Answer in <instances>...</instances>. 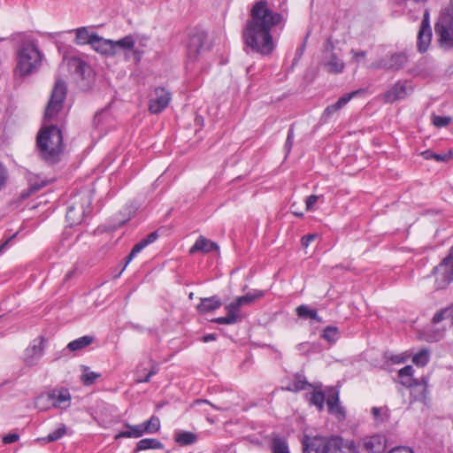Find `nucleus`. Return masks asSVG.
<instances>
[{
	"instance_id": "obj_5",
	"label": "nucleus",
	"mask_w": 453,
	"mask_h": 453,
	"mask_svg": "<svg viewBox=\"0 0 453 453\" xmlns=\"http://www.w3.org/2000/svg\"><path fill=\"white\" fill-rule=\"evenodd\" d=\"M209 50L210 43L204 31L194 30L190 32L187 41V65L195 63Z\"/></svg>"
},
{
	"instance_id": "obj_50",
	"label": "nucleus",
	"mask_w": 453,
	"mask_h": 453,
	"mask_svg": "<svg viewBox=\"0 0 453 453\" xmlns=\"http://www.w3.org/2000/svg\"><path fill=\"white\" fill-rule=\"evenodd\" d=\"M409 357H410V355H408L406 353H401V354L391 356L389 359L395 364H403L407 361Z\"/></svg>"
},
{
	"instance_id": "obj_58",
	"label": "nucleus",
	"mask_w": 453,
	"mask_h": 453,
	"mask_svg": "<svg viewBox=\"0 0 453 453\" xmlns=\"http://www.w3.org/2000/svg\"><path fill=\"white\" fill-rule=\"evenodd\" d=\"M216 334H206L203 337V342H211V341H215L216 340Z\"/></svg>"
},
{
	"instance_id": "obj_38",
	"label": "nucleus",
	"mask_w": 453,
	"mask_h": 453,
	"mask_svg": "<svg viewBox=\"0 0 453 453\" xmlns=\"http://www.w3.org/2000/svg\"><path fill=\"white\" fill-rule=\"evenodd\" d=\"M372 414L373 418L380 423L386 422L389 418V411L386 407H373Z\"/></svg>"
},
{
	"instance_id": "obj_22",
	"label": "nucleus",
	"mask_w": 453,
	"mask_h": 453,
	"mask_svg": "<svg viewBox=\"0 0 453 453\" xmlns=\"http://www.w3.org/2000/svg\"><path fill=\"white\" fill-rule=\"evenodd\" d=\"M217 250H219V247L215 242L206 239L203 236H200L196 241L195 244L191 247L189 253L194 254L199 251L203 253H208Z\"/></svg>"
},
{
	"instance_id": "obj_53",
	"label": "nucleus",
	"mask_w": 453,
	"mask_h": 453,
	"mask_svg": "<svg viewBox=\"0 0 453 453\" xmlns=\"http://www.w3.org/2000/svg\"><path fill=\"white\" fill-rule=\"evenodd\" d=\"M318 237L317 234H310L302 238V244L303 247L307 248L311 242H313Z\"/></svg>"
},
{
	"instance_id": "obj_41",
	"label": "nucleus",
	"mask_w": 453,
	"mask_h": 453,
	"mask_svg": "<svg viewBox=\"0 0 453 453\" xmlns=\"http://www.w3.org/2000/svg\"><path fill=\"white\" fill-rule=\"evenodd\" d=\"M66 61L69 67L73 68L77 73L83 74L86 66V64L83 60L78 58H71Z\"/></svg>"
},
{
	"instance_id": "obj_16",
	"label": "nucleus",
	"mask_w": 453,
	"mask_h": 453,
	"mask_svg": "<svg viewBox=\"0 0 453 453\" xmlns=\"http://www.w3.org/2000/svg\"><path fill=\"white\" fill-rule=\"evenodd\" d=\"M359 93L358 90L352 91L341 96L338 101L331 105H328L322 113V119L327 120L334 113L342 109L356 95Z\"/></svg>"
},
{
	"instance_id": "obj_20",
	"label": "nucleus",
	"mask_w": 453,
	"mask_h": 453,
	"mask_svg": "<svg viewBox=\"0 0 453 453\" xmlns=\"http://www.w3.org/2000/svg\"><path fill=\"white\" fill-rule=\"evenodd\" d=\"M157 238V232L150 233L146 238L142 240L140 242L135 244L132 249L129 255L127 257V261L123 270L127 267V265L134 259V257L140 253L147 245L154 242Z\"/></svg>"
},
{
	"instance_id": "obj_13",
	"label": "nucleus",
	"mask_w": 453,
	"mask_h": 453,
	"mask_svg": "<svg viewBox=\"0 0 453 453\" xmlns=\"http://www.w3.org/2000/svg\"><path fill=\"white\" fill-rule=\"evenodd\" d=\"M411 91L412 87L410 83L407 81H398L384 94V98L388 103H394L405 98Z\"/></svg>"
},
{
	"instance_id": "obj_3",
	"label": "nucleus",
	"mask_w": 453,
	"mask_h": 453,
	"mask_svg": "<svg viewBox=\"0 0 453 453\" xmlns=\"http://www.w3.org/2000/svg\"><path fill=\"white\" fill-rule=\"evenodd\" d=\"M42 57V53L34 42H23L17 52L15 74L24 77L35 73L41 65Z\"/></svg>"
},
{
	"instance_id": "obj_28",
	"label": "nucleus",
	"mask_w": 453,
	"mask_h": 453,
	"mask_svg": "<svg viewBox=\"0 0 453 453\" xmlns=\"http://www.w3.org/2000/svg\"><path fill=\"white\" fill-rule=\"evenodd\" d=\"M94 341V337L90 335H84L78 339L70 342L67 345V349L70 351H77L82 349L90 345Z\"/></svg>"
},
{
	"instance_id": "obj_25",
	"label": "nucleus",
	"mask_w": 453,
	"mask_h": 453,
	"mask_svg": "<svg viewBox=\"0 0 453 453\" xmlns=\"http://www.w3.org/2000/svg\"><path fill=\"white\" fill-rule=\"evenodd\" d=\"M76 34L75 43L78 45L89 44L91 45V42L94 40V36H96V33H90L86 27H79L74 30Z\"/></svg>"
},
{
	"instance_id": "obj_52",
	"label": "nucleus",
	"mask_w": 453,
	"mask_h": 453,
	"mask_svg": "<svg viewBox=\"0 0 453 453\" xmlns=\"http://www.w3.org/2000/svg\"><path fill=\"white\" fill-rule=\"evenodd\" d=\"M388 453H414V451L410 447L399 446L393 448Z\"/></svg>"
},
{
	"instance_id": "obj_19",
	"label": "nucleus",
	"mask_w": 453,
	"mask_h": 453,
	"mask_svg": "<svg viewBox=\"0 0 453 453\" xmlns=\"http://www.w3.org/2000/svg\"><path fill=\"white\" fill-rule=\"evenodd\" d=\"M84 215L85 209L83 203H75L68 206L65 217L67 222L72 226L80 224L83 220Z\"/></svg>"
},
{
	"instance_id": "obj_46",
	"label": "nucleus",
	"mask_w": 453,
	"mask_h": 453,
	"mask_svg": "<svg viewBox=\"0 0 453 453\" xmlns=\"http://www.w3.org/2000/svg\"><path fill=\"white\" fill-rule=\"evenodd\" d=\"M350 54L352 55V59L357 63L359 64L363 61H365L366 58V51L365 50H356L352 49L350 50Z\"/></svg>"
},
{
	"instance_id": "obj_10",
	"label": "nucleus",
	"mask_w": 453,
	"mask_h": 453,
	"mask_svg": "<svg viewBox=\"0 0 453 453\" xmlns=\"http://www.w3.org/2000/svg\"><path fill=\"white\" fill-rule=\"evenodd\" d=\"M171 101V94L165 88L158 87L155 88L149 103V111L153 114H157L164 111Z\"/></svg>"
},
{
	"instance_id": "obj_61",
	"label": "nucleus",
	"mask_w": 453,
	"mask_h": 453,
	"mask_svg": "<svg viewBox=\"0 0 453 453\" xmlns=\"http://www.w3.org/2000/svg\"><path fill=\"white\" fill-rule=\"evenodd\" d=\"M140 372H141V367L139 366V367H138V369H137V371H136V378H137V377H140L141 379H146V376L142 377V376L140 375Z\"/></svg>"
},
{
	"instance_id": "obj_18",
	"label": "nucleus",
	"mask_w": 453,
	"mask_h": 453,
	"mask_svg": "<svg viewBox=\"0 0 453 453\" xmlns=\"http://www.w3.org/2000/svg\"><path fill=\"white\" fill-rule=\"evenodd\" d=\"M50 395L53 407L65 410L70 406L71 395L67 389L52 390Z\"/></svg>"
},
{
	"instance_id": "obj_6",
	"label": "nucleus",
	"mask_w": 453,
	"mask_h": 453,
	"mask_svg": "<svg viewBox=\"0 0 453 453\" xmlns=\"http://www.w3.org/2000/svg\"><path fill=\"white\" fill-rule=\"evenodd\" d=\"M435 33L443 48L453 46V7H448L440 16L435 25Z\"/></svg>"
},
{
	"instance_id": "obj_21",
	"label": "nucleus",
	"mask_w": 453,
	"mask_h": 453,
	"mask_svg": "<svg viewBox=\"0 0 453 453\" xmlns=\"http://www.w3.org/2000/svg\"><path fill=\"white\" fill-rule=\"evenodd\" d=\"M222 305L221 300L216 296L201 298V303L196 306L199 313H207L214 311Z\"/></svg>"
},
{
	"instance_id": "obj_1",
	"label": "nucleus",
	"mask_w": 453,
	"mask_h": 453,
	"mask_svg": "<svg viewBox=\"0 0 453 453\" xmlns=\"http://www.w3.org/2000/svg\"><path fill=\"white\" fill-rule=\"evenodd\" d=\"M287 3L288 0H257L252 4L242 38L253 51L263 56L273 53L276 47L273 32L285 27Z\"/></svg>"
},
{
	"instance_id": "obj_37",
	"label": "nucleus",
	"mask_w": 453,
	"mask_h": 453,
	"mask_svg": "<svg viewBox=\"0 0 453 453\" xmlns=\"http://www.w3.org/2000/svg\"><path fill=\"white\" fill-rule=\"evenodd\" d=\"M143 430L147 434H155L160 429V420L157 416H152L148 421L142 424Z\"/></svg>"
},
{
	"instance_id": "obj_51",
	"label": "nucleus",
	"mask_w": 453,
	"mask_h": 453,
	"mask_svg": "<svg viewBox=\"0 0 453 453\" xmlns=\"http://www.w3.org/2000/svg\"><path fill=\"white\" fill-rule=\"evenodd\" d=\"M318 200H319V196L316 195H311V196H308L305 200L306 210L311 211Z\"/></svg>"
},
{
	"instance_id": "obj_36",
	"label": "nucleus",
	"mask_w": 453,
	"mask_h": 453,
	"mask_svg": "<svg viewBox=\"0 0 453 453\" xmlns=\"http://www.w3.org/2000/svg\"><path fill=\"white\" fill-rule=\"evenodd\" d=\"M430 359V353L428 349H423L412 357V362L417 366H425Z\"/></svg>"
},
{
	"instance_id": "obj_31",
	"label": "nucleus",
	"mask_w": 453,
	"mask_h": 453,
	"mask_svg": "<svg viewBox=\"0 0 453 453\" xmlns=\"http://www.w3.org/2000/svg\"><path fill=\"white\" fill-rule=\"evenodd\" d=\"M328 411L332 414L343 416V410L339 403V396L337 393L329 395L326 400Z\"/></svg>"
},
{
	"instance_id": "obj_39",
	"label": "nucleus",
	"mask_w": 453,
	"mask_h": 453,
	"mask_svg": "<svg viewBox=\"0 0 453 453\" xmlns=\"http://www.w3.org/2000/svg\"><path fill=\"white\" fill-rule=\"evenodd\" d=\"M422 155H423L424 158H426V159L433 158L438 162H447L452 158L451 151H449L448 153H445V154H435L430 150H426V151L422 152Z\"/></svg>"
},
{
	"instance_id": "obj_40",
	"label": "nucleus",
	"mask_w": 453,
	"mask_h": 453,
	"mask_svg": "<svg viewBox=\"0 0 453 453\" xmlns=\"http://www.w3.org/2000/svg\"><path fill=\"white\" fill-rule=\"evenodd\" d=\"M309 402L311 404L316 406L319 411H321L324 407L325 395L320 391H314L311 394Z\"/></svg>"
},
{
	"instance_id": "obj_32",
	"label": "nucleus",
	"mask_w": 453,
	"mask_h": 453,
	"mask_svg": "<svg viewBox=\"0 0 453 453\" xmlns=\"http://www.w3.org/2000/svg\"><path fill=\"white\" fill-rule=\"evenodd\" d=\"M35 407L40 411H45L53 407L50 393L43 394L35 398Z\"/></svg>"
},
{
	"instance_id": "obj_63",
	"label": "nucleus",
	"mask_w": 453,
	"mask_h": 453,
	"mask_svg": "<svg viewBox=\"0 0 453 453\" xmlns=\"http://www.w3.org/2000/svg\"><path fill=\"white\" fill-rule=\"evenodd\" d=\"M42 186V185H41V186H36V187H35V186H34V187H32V188H33L34 190H38Z\"/></svg>"
},
{
	"instance_id": "obj_55",
	"label": "nucleus",
	"mask_w": 453,
	"mask_h": 453,
	"mask_svg": "<svg viewBox=\"0 0 453 453\" xmlns=\"http://www.w3.org/2000/svg\"><path fill=\"white\" fill-rule=\"evenodd\" d=\"M293 140H294V131H293V128H290L288 130V137H287V141H286V147H288V150H290V148L293 144Z\"/></svg>"
},
{
	"instance_id": "obj_47",
	"label": "nucleus",
	"mask_w": 453,
	"mask_h": 453,
	"mask_svg": "<svg viewBox=\"0 0 453 453\" xmlns=\"http://www.w3.org/2000/svg\"><path fill=\"white\" fill-rule=\"evenodd\" d=\"M126 426L130 429V432L132 433V434L134 438L141 437L145 433L143 430L142 424L136 425V426H131V425L127 424Z\"/></svg>"
},
{
	"instance_id": "obj_24",
	"label": "nucleus",
	"mask_w": 453,
	"mask_h": 453,
	"mask_svg": "<svg viewBox=\"0 0 453 453\" xmlns=\"http://www.w3.org/2000/svg\"><path fill=\"white\" fill-rule=\"evenodd\" d=\"M413 367L411 365H406L398 371V377L400 383L404 387L411 388L417 385L415 379L413 378Z\"/></svg>"
},
{
	"instance_id": "obj_49",
	"label": "nucleus",
	"mask_w": 453,
	"mask_h": 453,
	"mask_svg": "<svg viewBox=\"0 0 453 453\" xmlns=\"http://www.w3.org/2000/svg\"><path fill=\"white\" fill-rule=\"evenodd\" d=\"M158 372L157 365H152L150 371L146 374V379H141L140 377L135 378L137 383H145L150 380L151 376Z\"/></svg>"
},
{
	"instance_id": "obj_35",
	"label": "nucleus",
	"mask_w": 453,
	"mask_h": 453,
	"mask_svg": "<svg viewBox=\"0 0 453 453\" xmlns=\"http://www.w3.org/2000/svg\"><path fill=\"white\" fill-rule=\"evenodd\" d=\"M100 376V373L90 371L89 368L87 366H82V374L81 376V380L84 385H92Z\"/></svg>"
},
{
	"instance_id": "obj_33",
	"label": "nucleus",
	"mask_w": 453,
	"mask_h": 453,
	"mask_svg": "<svg viewBox=\"0 0 453 453\" xmlns=\"http://www.w3.org/2000/svg\"><path fill=\"white\" fill-rule=\"evenodd\" d=\"M296 313L301 318L312 319L319 322L321 321V318L319 317L317 311L311 309L309 306L304 304L300 305L296 308Z\"/></svg>"
},
{
	"instance_id": "obj_15",
	"label": "nucleus",
	"mask_w": 453,
	"mask_h": 453,
	"mask_svg": "<svg viewBox=\"0 0 453 453\" xmlns=\"http://www.w3.org/2000/svg\"><path fill=\"white\" fill-rule=\"evenodd\" d=\"M134 45L135 40L131 35H126L119 40L113 41V56L118 54L119 50L124 51L133 50L135 61L139 62L142 58V51L134 50Z\"/></svg>"
},
{
	"instance_id": "obj_42",
	"label": "nucleus",
	"mask_w": 453,
	"mask_h": 453,
	"mask_svg": "<svg viewBox=\"0 0 453 453\" xmlns=\"http://www.w3.org/2000/svg\"><path fill=\"white\" fill-rule=\"evenodd\" d=\"M339 331L335 326H327L325 328L322 337L326 340L328 342L333 343L335 342L338 339Z\"/></svg>"
},
{
	"instance_id": "obj_4",
	"label": "nucleus",
	"mask_w": 453,
	"mask_h": 453,
	"mask_svg": "<svg viewBox=\"0 0 453 453\" xmlns=\"http://www.w3.org/2000/svg\"><path fill=\"white\" fill-rule=\"evenodd\" d=\"M315 453H357V443L353 440H344L341 437L330 439L316 438L311 446L304 447V452Z\"/></svg>"
},
{
	"instance_id": "obj_27",
	"label": "nucleus",
	"mask_w": 453,
	"mask_h": 453,
	"mask_svg": "<svg viewBox=\"0 0 453 453\" xmlns=\"http://www.w3.org/2000/svg\"><path fill=\"white\" fill-rule=\"evenodd\" d=\"M242 307L244 306L237 296L232 302L225 305V310L227 313H230L232 316L235 317L237 322H240L243 318L242 313Z\"/></svg>"
},
{
	"instance_id": "obj_56",
	"label": "nucleus",
	"mask_w": 453,
	"mask_h": 453,
	"mask_svg": "<svg viewBox=\"0 0 453 453\" xmlns=\"http://www.w3.org/2000/svg\"><path fill=\"white\" fill-rule=\"evenodd\" d=\"M123 437H126V438H131V437H134L132 433L129 431H122L120 433H119L118 434L115 435V439L118 440L119 438H123Z\"/></svg>"
},
{
	"instance_id": "obj_23",
	"label": "nucleus",
	"mask_w": 453,
	"mask_h": 453,
	"mask_svg": "<svg viewBox=\"0 0 453 453\" xmlns=\"http://www.w3.org/2000/svg\"><path fill=\"white\" fill-rule=\"evenodd\" d=\"M174 440L180 446H188L196 442L198 436L192 432L177 430L174 433Z\"/></svg>"
},
{
	"instance_id": "obj_2",
	"label": "nucleus",
	"mask_w": 453,
	"mask_h": 453,
	"mask_svg": "<svg viewBox=\"0 0 453 453\" xmlns=\"http://www.w3.org/2000/svg\"><path fill=\"white\" fill-rule=\"evenodd\" d=\"M66 95V85L62 80H57L50 99L44 113V127L37 135V149L40 156L48 162L58 160L63 151L61 131L52 124L63 108Z\"/></svg>"
},
{
	"instance_id": "obj_11",
	"label": "nucleus",
	"mask_w": 453,
	"mask_h": 453,
	"mask_svg": "<svg viewBox=\"0 0 453 453\" xmlns=\"http://www.w3.org/2000/svg\"><path fill=\"white\" fill-rule=\"evenodd\" d=\"M359 446L367 453H383L387 448V440L381 434L368 435L360 440Z\"/></svg>"
},
{
	"instance_id": "obj_44",
	"label": "nucleus",
	"mask_w": 453,
	"mask_h": 453,
	"mask_svg": "<svg viewBox=\"0 0 453 453\" xmlns=\"http://www.w3.org/2000/svg\"><path fill=\"white\" fill-rule=\"evenodd\" d=\"M211 321L220 325H232L237 323L235 317L227 312L226 317H219L213 319Z\"/></svg>"
},
{
	"instance_id": "obj_57",
	"label": "nucleus",
	"mask_w": 453,
	"mask_h": 453,
	"mask_svg": "<svg viewBox=\"0 0 453 453\" xmlns=\"http://www.w3.org/2000/svg\"><path fill=\"white\" fill-rule=\"evenodd\" d=\"M6 180V174L4 168L0 165V188L4 186Z\"/></svg>"
},
{
	"instance_id": "obj_9",
	"label": "nucleus",
	"mask_w": 453,
	"mask_h": 453,
	"mask_svg": "<svg viewBox=\"0 0 453 453\" xmlns=\"http://www.w3.org/2000/svg\"><path fill=\"white\" fill-rule=\"evenodd\" d=\"M408 62V58L404 53H395L386 56L372 64L369 68L372 70L385 69L397 71L402 69Z\"/></svg>"
},
{
	"instance_id": "obj_12",
	"label": "nucleus",
	"mask_w": 453,
	"mask_h": 453,
	"mask_svg": "<svg viewBox=\"0 0 453 453\" xmlns=\"http://www.w3.org/2000/svg\"><path fill=\"white\" fill-rule=\"evenodd\" d=\"M44 346L43 339H35L32 343L25 349L23 359L24 362L30 366L37 364V362L43 356Z\"/></svg>"
},
{
	"instance_id": "obj_59",
	"label": "nucleus",
	"mask_w": 453,
	"mask_h": 453,
	"mask_svg": "<svg viewBox=\"0 0 453 453\" xmlns=\"http://www.w3.org/2000/svg\"><path fill=\"white\" fill-rule=\"evenodd\" d=\"M449 310L451 312H450V315H449V317H448L449 319H449V321H450V322H451V324L453 325V306L449 307Z\"/></svg>"
},
{
	"instance_id": "obj_45",
	"label": "nucleus",
	"mask_w": 453,
	"mask_h": 453,
	"mask_svg": "<svg viewBox=\"0 0 453 453\" xmlns=\"http://www.w3.org/2000/svg\"><path fill=\"white\" fill-rule=\"evenodd\" d=\"M450 311L449 310V307L441 310L440 311L436 312L433 318L434 323H439L444 319H448L449 315H450Z\"/></svg>"
},
{
	"instance_id": "obj_29",
	"label": "nucleus",
	"mask_w": 453,
	"mask_h": 453,
	"mask_svg": "<svg viewBox=\"0 0 453 453\" xmlns=\"http://www.w3.org/2000/svg\"><path fill=\"white\" fill-rule=\"evenodd\" d=\"M265 291L253 289L242 296H238L243 306L252 305L255 302L261 299L265 296Z\"/></svg>"
},
{
	"instance_id": "obj_17",
	"label": "nucleus",
	"mask_w": 453,
	"mask_h": 453,
	"mask_svg": "<svg viewBox=\"0 0 453 453\" xmlns=\"http://www.w3.org/2000/svg\"><path fill=\"white\" fill-rule=\"evenodd\" d=\"M90 46L99 54L104 55L106 57H113L112 40L104 39L96 34V36H94V40L91 42Z\"/></svg>"
},
{
	"instance_id": "obj_30",
	"label": "nucleus",
	"mask_w": 453,
	"mask_h": 453,
	"mask_svg": "<svg viewBox=\"0 0 453 453\" xmlns=\"http://www.w3.org/2000/svg\"><path fill=\"white\" fill-rule=\"evenodd\" d=\"M67 434V428L65 425H61L58 428H57L54 432L48 434L46 437L37 438L35 440L36 442L43 441V442H52L61 439Z\"/></svg>"
},
{
	"instance_id": "obj_60",
	"label": "nucleus",
	"mask_w": 453,
	"mask_h": 453,
	"mask_svg": "<svg viewBox=\"0 0 453 453\" xmlns=\"http://www.w3.org/2000/svg\"><path fill=\"white\" fill-rule=\"evenodd\" d=\"M9 241L10 239L5 241L2 245H0V252H2V250L7 246Z\"/></svg>"
},
{
	"instance_id": "obj_62",
	"label": "nucleus",
	"mask_w": 453,
	"mask_h": 453,
	"mask_svg": "<svg viewBox=\"0 0 453 453\" xmlns=\"http://www.w3.org/2000/svg\"><path fill=\"white\" fill-rule=\"evenodd\" d=\"M293 213L297 216V217H303V212H299V211H294Z\"/></svg>"
},
{
	"instance_id": "obj_54",
	"label": "nucleus",
	"mask_w": 453,
	"mask_h": 453,
	"mask_svg": "<svg viewBox=\"0 0 453 453\" xmlns=\"http://www.w3.org/2000/svg\"><path fill=\"white\" fill-rule=\"evenodd\" d=\"M19 438V436L17 434H9L3 438V442L5 444H10L17 441Z\"/></svg>"
},
{
	"instance_id": "obj_14",
	"label": "nucleus",
	"mask_w": 453,
	"mask_h": 453,
	"mask_svg": "<svg viewBox=\"0 0 453 453\" xmlns=\"http://www.w3.org/2000/svg\"><path fill=\"white\" fill-rule=\"evenodd\" d=\"M431 38L432 31L428 20V12H426L418 34L417 46L419 52H425L427 50Z\"/></svg>"
},
{
	"instance_id": "obj_7",
	"label": "nucleus",
	"mask_w": 453,
	"mask_h": 453,
	"mask_svg": "<svg viewBox=\"0 0 453 453\" xmlns=\"http://www.w3.org/2000/svg\"><path fill=\"white\" fill-rule=\"evenodd\" d=\"M321 65L324 70L331 74L342 73L345 69V63L340 54L335 51L330 38L324 44Z\"/></svg>"
},
{
	"instance_id": "obj_64",
	"label": "nucleus",
	"mask_w": 453,
	"mask_h": 453,
	"mask_svg": "<svg viewBox=\"0 0 453 453\" xmlns=\"http://www.w3.org/2000/svg\"><path fill=\"white\" fill-rule=\"evenodd\" d=\"M5 39V36L0 35V42L4 41Z\"/></svg>"
},
{
	"instance_id": "obj_8",
	"label": "nucleus",
	"mask_w": 453,
	"mask_h": 453,
	"mask_svg": "<svg viewBox=\"0 0 453 453\" xmlns=\"http://www.w3.org/2000/svg\"><path fill=\"white\" fill-rule=\"evenodd\" d=\"M435 285L439 289H443L453 280V257H446L442 262L435 267Z\"/></svg>"
},
{
	"instance_id": "obj_34",
	"label": "nucleus",
	"mask_w": 453,
	"mask_h": 453,
	"mask_svg": "<svg viewBox=\"0 0 453 453\" xmlns=\"http://www.w3.org/2000/svg\"><path fill=\"white\" fill-rule=\"evenodd\" d=\"M163 444L157 441V439H142L137 442L136 449L137 450H145L149 449H162Z\"/></svg>"
},
{
	"instance_id": "obj_26",
	"label": "nucleus",
	"mask_w": 453,
	"mask_h": 453,
	"mask_svg": "<svg viewBox=\"0 0 453 453\" xmlns=\"http://www.w3.org/2000/svg\"><path fill=\"white\" fill-rule=\"evenodd\" d=\"M270 449L272 453H290L288 441L279 435L272 438Z\"/></svg>"
},
{
	"instance_id": "obj_48",
	"label": "nucleus",
	"mask_w": 453,
	"mask_h": 453,
	"mask_svg": "<svg viewBox=\"0 0 453 453\" xmlns=\"http://www.w3.org/2000/svg\"><path fill=\"white\" fill-rule=\"evenodd\" d=\"M306 388V381L303 380L298 379L295 382H293L288 389L290 391H300Z\"/></svg>"
},
{
	"instance_id": "obj_43",
	"label": "nucleus",
	"mask_w": 453,
	"mask_h": 453,
	"mask_svg": "<svg viewBox=\"0 0 453 453\" xmlns=\"http://www.w3.org/2000/svg\"><path fill=\"white\" fill-rule=\"evenodd\" d=\"M450 122H451L450 117L438 116V115L433 116V124L437 127H447Z\"/></svg>"
}]
</instances>
